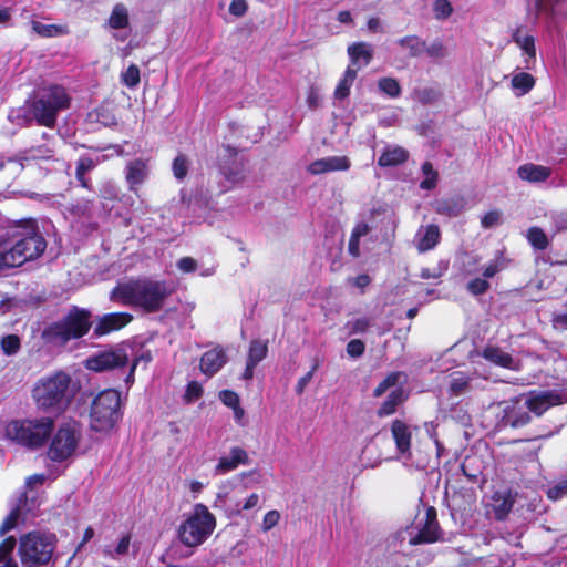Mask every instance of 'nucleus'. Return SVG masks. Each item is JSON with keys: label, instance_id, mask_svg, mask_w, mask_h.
I'll return each mask as SVG.
<instances>
[{"label": "nucleus", "instance_id": "nucleus-43", "mask_svg": "<svg viewBox=\"0 0 567 567\" xmlns=\"http://www.w3.org/2000/svg\"><path fill=\"white\" fill-rule=\"evenodd\" d=\"M433 12L436 19H446L452 12L453 8L449 0H435L433 3Z\"/></svg>", "mask_w": 567, "mask_h": 567}, {"label": "nucleus", "instance_id": "nucleus-18", "mask_svg": "<svg viewBox=\"0 0 567 567\" xmlns=\"http://www.w3.org/2000/svg\"><path fill=\"white\" fill-rule=\"evenodd\" d=\"M248 462L249 457L244 449L238 446L233 447L228 456H223L219 458L217 465L215 466V474L224 475L230 471L236 470L239 464H247Z\"/></svg>", "mask_w": 567, "mask_h": 567}, {"label": "nucleus", "instance_id": "nucleus-25", "mask_svg": "<svg viewBox=\"0 0 567 567\" xmlns=\"http://www.w3.org/2000/svg\"><path fill=\"white\" fill-rule=\"evenodd\" d=\"M550 168L532 163L522 165L517 171L522 179L530 183L544 182L550 176Z\"/></svg>", "mask_w": 567, "mask_h": 567}, {"label": "nucleus", "instance_id": "nucleus-61", "mask_svg": "<svg viewBox=\"0 0 567 567\" xmlns=\"http://www.w3.org/2000/svg\"><path fill=\"white\" fill-rule=\"evenodd\" d=\"M369 231H370L369 225L367 223H360L352 230L351 238H355V239L360 240V238L368 235Z\"/></svg>", "mask_w": 567, "mask_h": 567}, {"label": "nucleus", "instance_id": "nucleus-39", "mask_svg": "<svg viewBox=\"0 0 567 567\" xmlns=\"http://www.w3.org/2000/svg\"><path fill=\"white\" fill-rule=\"evenodd\" d=\"M378 87L384 94L393 99L398 97L401 94V86L399 82L393 78H381L378 81Z\"/></svg>", "mask_w": 567, "mask_h": 567}, {"label": "nucleus", "instance_id": "nucleus-27", "mask_svg": "<svg viewBox=\"0 0 567 567\" xmlns=\"http://www.w3.org/2000/svg\"><path fill=\"white\" fill-rule=\"evenodd\" d=\"M466 200L462 196H453L436 203V212L442 215L457 216L465 208Z\"/></svg>", "mask_w": 567, "mask_h": 567}, {"label": "nucleus", "instance_id": "nucleus-17", "mask_svg": "<svg viewBox=\"0 0 567 567\" xmlns=\"http://www.w3.org/2000/svg\"><path fill=\"white\" fill-rule=\"evenodd\" d=\"M503 421L512 427H519L530 421V415L526 405H520L519 400L515 399L505 406Z\"/></svg>", "mask_w": 567, "mask_h": 567}, {"label": "nucleus", "instance_id": "nucleus-11", "mask_svg": "<svg viewBox=\"0 0 567 567\" xmlns=\"http://www.w3.org/2000/svg\"><path fill=\"white\" fill-rule=\"evenodd\" d=\"M128 362V355L121 349H112L99 352L89 357L84 365L87 370L94 372H105L116 368L124 367Z\"/></svg>", "mask_w": 567, "mask_h": 567}, {"label": "nucleus", "instance_id": "nucleus-21", "mask_svg": "<svg viewBox=\"0 0 567 567\" xmlns=\"http://www.w3.org/2000/svg\"><path fill=\"white\" fill-rule=\"evenodd\" d=\"M482 355L489 362L497 364L499 367L515 371L519 369L518 362H516L509 353L503 351L497 347H486L483 350Z\"/></svg>", "mask_w": 567, "mask_h": 567}, {"label": "nucleus", "instance_id": "nucleus-28", "mask_svg": "<svg viewBox=\"0 0 567 567\" xmlns=\"http://www.w3.org/2000/svg\"><path fill=\"white\" fill-rule=\"evenodd\" d=\"M409 153L400 147H388L379 157L378 164L383 167L395 166L408 159Z\"/></svg>", "mask_w": 567, "mask_h": 567}, {"label": "nucleus", "instance_id": "nucleus-48", "mask_svg": "<svg viewBox=\"0 0 567 567\" xmlns=\"http://www.w3.org/2000/svg\"><path fill=\"white\" fill-rule=\"evenodd\" d=\"M16 538L12 536L6 538L0 544V563H3L6 559H13L11 554L16 547Z\"/></svg>", "mask_w": 567, "mask_h": 567}, {"label": "nucleus", "instance_id": "nucleus-22", "mask_svg": "<svg viewBox=\"0 0 567 567\" xmlns=\"http://www.w3.org/2000/svg\"><path fill=\"white\" fill-rule=\"evenodd\" d=\"M348 54L351 59V64L349 66H352L358 71L370 63L372 59V49L365 42H358L348 48Z\"/></svg>", "mask_w": 567, "mask_h": 567}, {"label": "nucleus", "instance_id": "nucleus-38", "mask_svg": "<svg viewBox=\"0 0 567 567\" xmlns=\"http://www.w3.org/2000/svg\"><path fill=\"white\" fill-rule=\"evenodd\" d=\"M422 172L425 178L421 182L420 187L422 189H433L436 186L439 174L433 168L430 162H424L422 165Z\"/></svg>", "mask_w": 567, "mask_h": 567}, {"label": "nucleus", "instance_id": "nucleus-47", "mask_svg": "<svg viewBox=\"0 0 567 567\" xmlns=\"http://www.w3.org/2000/svg\"><path fill=\"white\" fill-rule=\"evenodd\" d=\"M548 498L553 501L560 499L567 496V480L557 482L554 486L547 491Z\"/></svg>", "mask_w": 567, "mask_h": 567}, {"label": "nucleus", "instance_id": "nucleus-54", "mask_svg": "<svg viewBox=\"0 0 567 567\" xmlns=\"http://www.w3.org/2000/svg\"><path fill=\"white\" fill-rule=\"evenodd\" d=\"M280 520V513L278 511H269L265 516L262 520V529L264 532L270 530L272 527H275Z\"/></svg>", "mask_w": 567, "mask_h": 567}, {"label": "nucleus", "instance_id": "nucleus-15", "mask_svg": "<svg viewBox=\"0 0 567 567\" xmlns=\"http://www.w3.org/2000/svg\"><path fill=\"white\" fill-rule=\"evenodd\" d=\"M439 539V525L436 523V514L433 507H430L426 512V520L424 526L419 533L411 537L409 543L412 546L420 544H430Z\"/></svg>", "mask_w": 567, "mask_h": 567}, {"label": "nucleus", "instance_id": "nucleus-26", "mask_svg": "<svg viewBox=\"0 0 567 567\" xmlns=\"http://www.w3.org/2000/svg\"><path fill=\"white\" fill-rule=\"evenodd\" d=\"M147 176V163L143 159H135L128 163L126 172V181L130 188L142 184Z\"/></svg>", "mask_w": 567, "mask_h": 567}, {"label": "nucleus", "instance_id": "nucleus-23", "mask_svg": "<svg viewBox=\"0 0 567 567\" xmlns=\"http://www.w3.org/2000/svg\"><path fill=\"white\" fill-rule=\"evenodd\" d=\"M392 436L400 453L406 454L411 447V432L408 425L401 420H394L391 424Z\"/></svg>", "mask_w": 567, "mask_h": 567}, {"label": "nucleus", "instance_id": "nucleus-35", "mask_svg": "<svg viewBox=\"0 0 567 567\" xmlns=\"http://www.w3.org/2000/svg\"><path fill=\"white\" fill-rule=\"evenodd\" d=\"M470 389V378L463 372H454L451 375L450 391L453 395H461Z\"/></svg>", "mask_w": 567, "mask_h": 567}, {"label": "nucleus", "instance_id": "nucleus-2", "mask_svg": "<svg viewBox=\"0 0 567 567\" xmlns=\"http://www.w3.org/2000/svg\"><path fill=\"white\" fill-rule=\"evenodd\" d=\"M45 240L37 234L33 225L16 226L0 240L1 270L22 266L42 255Z\"/></svg>", "mask_w": 567, "mask_h": 567}, {"label": "nucleus", "instance_id": "nucleus-8", "mask_svg": "<svg viewBox=\"0 0 567 567\" xmlns=\"http://www.w3.org/2000/svg\"><path fill=\"white\" fill-rule=\"evenodd\" d=\"M121 394L115 390L99 393L91 405V427L95 431L112 429L121 416Z\"/></svg>", "mask_w": 567, "mask_h": 567}, {"label": "nucleus", "instance_id": "nucleus-31", "mask_svg": "<svg viewBox=\"0 0 567 567\" xmlns=\"http://www.w3.org/2000/svg\"><path fill=\"white\" fill-rule=\"evenodd\" d=\"M109 25L112 29H124L128 25V11L123 3H117L113 7L109 18Z\"/></svg>", "mask_w": 567, "mask_h": 567}, {"label": "nucleus", "instance_id": "nucleus-55", "mask_svg": "<svg viewBox=\"0 0 567 567\" xmlns=\"http://www.w3.org/2000/svg\"><path fill=\"white\" fill-rule=\"evenodd\" d=\"M202 394H203L202 385L198 382L193 381L187 385L185 398L188 402H193V401L199 399Z\"/></svg>", "mask_w": 567, "mask_h": 567}, {"label": "nucleus", "instance_id": "nucleus-7", "mask_svg": "<svg viewBox=\"0 0 567 567\" xmlns=\"http://www.w3.org/2000/svg\"><path fill=\"white\" fill-rule=\"evenodd\" d=\"M216 527L215 516L203 504H196L188 518L181 524L178 537L188 547L203 544Z\"/></svg>", "mask_w": 567, "mask_h": 567}, {"label": "nucleus", "instance_id": "nucleus-37", "mask_svg": "<svg viewBox=\"0 0 567 567\" xmlns=\"http://www.w3.org/2000/svg\"><path fill=\"white\" fill-rule=\"evenodd\" d=\"M527 239L534 248L539 250L546 249L549 244L546 234L538 227H532L528 229Z\"/></svg>", "mask_w": 567, "mask_h": 567}, {"label": "nucleus", "instance_id": "nucleus-42", "mask_svg": "<svg viewBox=\"0 0 567 567\" xmlns=\"http://www.w3.org/2000/svg\"><path fill=\"white\" fill-rule=\"evenodd\" d=\"M1 348L7 355L16 354L20 349V338L16 334H8L1 340Z\"/></svg>", "mask_w": 567, "mask_h": 567}, {"label": "nucleus", "instance_id": "nucleus-62", "mask_svg": "<svg viewBox=\"0 0 567 567\" xmlns=\"http://www.w3.org/2000/svg\"><path fill=\"white\" fill-rule=\"evenodd\" d=\"M368 30L371 33H382L383 28L381 24V20L378 17L370 18L368 21Z\"/></svg>", "mask_w": 567, "mask_h": 567}, {"label": "nucleus", "instance_id": "nucleus-40", "mask_svg": "<svg viewBox=\"0 0 567 567\" xmlns=\"http://www.w3.org/2000/svg\"><path fill=\"white\" fill-rule=\"evenodd\" d=\"M189 161L186 155L179 154L173 162V173L177 179H183L188 173Z\"/></svg>", "mask_w": 567, "mask_h": 567}, {"label": "nucleus", "instance_id": "nucleus-46", "mask_svg": "<svg viewBox=\"0 0 567 567\" xmlns=\"http://www.w3.org/2000/svg\"><path fill=\"white\" fill-rule=\"evenodd\" d=\"M400 378V373L394 372L388 375L375 389H374V396L379 398L389 388L394 386Z\"/></svg>", "mask_w": 567, "mask_h": 567}, {"label": "nucleus", "instance_id": "nucleus-19", "mask_svg": "<svg viewBox=\"0 0 567 567\" xmlns=\"http://www.w3.org/2000/svg\"><path fill=\"white\" fill-rule=\"evenodd\" d=\"M133 319L132 315L126 312L109 313L103 316L96 324L94 332L99 336L106 334L113 330H118L126 326Z\"/></svg>", "mask_w": 567, "mask_h": 567}, {"label": "nucleus", "instance_id": "nucleus-64", "mask_svg": "<svg viewBox=\"0 0 567 567\" xmlns=\"http://www.w3.org/2000/svg\"><path fill=\"white\" fill-rule=\"evenodd\" d=\"M349 252L353 257H359V255H360V240L350 237V240H349Z\"/></svg>", "mask_w": 567, "mask_h": 567}, {"label": "nucleus", "instance_id": "nucleus-24", "mask_svg": "<svg viewBox=\"0 0 567 567\" xmlns=\"http://www.w3.org/2000/svg\"><path fill=\"white\" fill-rule=\"evenodd\" d=\"M416 248L420 252L433 249L440 239V228L436 225L421 227L417 231Z\"/></svg>", "mask_w": 567, "mask_h": 567}, {"label": "nucleus", "instance_id": "nucleus-56", "mask_svg": "<svg viewBox=\"0 0 567 567\" xmlns=\"http://www.w3.org/2000/svg\"><path fill=\"white\" fill-rule=\"evenodd\" d=\"M501 219H502L501 212L493 210V212H489L486 215H484L481 223L484 228H491V227L498 225L501 223Z\"/></svg>", "mask_w": 567, "mask_h": 567}, {"label": "nucleus", "instance_id": "nucleus-20", "mask_svg": "<svg viewBox=\"0 0 567 567\" xmlns=\"http://www.w3.org/2000/svg\"><path fill=\"white\" fill-rule=\"evenodd\" d=\"M515 498L511 492H495L492 496L491 508L496 519L503 520L513 508Z\"/></svg>", "mask_w": 567, "mask_h": 567}, {"label": "nucleus", "instance_id": "nucleus-44", "mask_svg": "<svg viewBox=\"0 0 567 567\" xmlns=\"http://www.w3.org/2000/svg\"><path fill=\"white\" fill-rule=\"evenodd\" d=\"M32 31H34L38 35H53L52 32H65V30L61 27H56L54 24H44L40 21H32Z\"/></svg>", "mask_w": 567, "mask_h": 567}, {"label": "nucleus", "instance_id": "nucleus-63", "mask_svg": "<svg viewBox=\"0 0 567 567\" xmlns=\"http://www.w3.org/2000/svg\"><path fill=\"white\" fill-rule=\"evenodd\" d=\"M259 503V496L258 494L254 493L251 494L245 502V504L243 505V509L245 511H249L254 507H256Z\"/></svg>", "mask_w": 567, "mask_h": 567}, {"label": "nucleus", "instance_id": "nucleus-58", "mask_svg": "<svg viewBox=\"0 0 567 567\" xmlns=\"http://www.w3.org/2000/svg\"><path fill=\"white\" fill-rule=\"evenodd\" d=\"M248 9L246 0H231L229 4V12L235 17H243Z\"/></svg>", "mask_w": 567, "mask_h": 567}, {"label": "nucleus", "instance_id": "nucleus-9", "mask_svg": "<svg viewBox=\"0 0 567 567\" xmlns=\"http://www.w3.org/2000/svg\"><path fill=\"white\" fill-rule=\"evenodd\" d=\"M81 440V426L74 421L63 423L52 437L48 455L60 462L74 454Z\"/></svg>", "mask_w": 567, "mask_h": 567}, {"label": "nucleus", "instance_id": "nucleus-57", "mask_svg": "<svg viewBox=\"0 0 567 567\" xmlns=\"http://www.w3.org/2000/svg\"><path fill=\"white\" fill-rule=\"evenodd\" d=\"M219 399L221 400V402L229 406V408H236V405L239 404V396L237 395V393L233 392V391H229V390H224L219 393Z\"/></svg>", "mask_w": 567, "mask_h": 567}, {"label": "nucleus", "instance_id": "nucleus-6", "mask_svg": "<svg viewBox=\"0 0 567 567\" xmlns=\"http://www.w3.org/2000/svg\"><path fill=\"white\" fill-rule=\"evenodd\" d=\"M53 427L49 417L40 420H13L6 424L4 436L19 445L37 449L44 444Z\"/></svg>", "mask_w": 567, "mask_h": 567}, {"label": "nucleus", "instance_id": "nucleus-33", "mask_svg": "<svg viewBox=\"0 0 567 567\" xmlns=\"http://www.w3.org/2000/svg\"><path fill=\"white\" fill-rule=\"evenodd\" d=\"M535 85V79L525 72L517 73L512 79V87L514 90H519L518 95L526 94L529 92Z\"/></svg>", "mask_w": 567, "mask_h": 567}, {"label": "nucleus", "instance_id": "nucleus-36", "mask_svg": "<svg viewBox=\"0 0 567 567\" xmlns=\"http://www.w3.org/2000/svg\"><path fill=\"white\" fill-rule=\"evenodd\" d=\"M268 352V346L265 341L261 340H252L249 347V353L247 361L251 362V364H258Z\"/></svg>", "mask_w": 567, "mask_h": 567}, {"label": "nucleus", "instance_id": "nucleus-5", "mask_svg": "<svg viewBox=\"0 0 567 567\" xmlns=\"http://www.w3.org/2000/svg\"><path fill=\"white\" fill-rule=\"evenodd\" d=\"M70 97L60 85L39 89L31 104V113L40 125L53 127L60 111L68 109Z\"/></svg>", "mask_w": 567, "mask_h": 567}, {"label": "nucleus", "instance_id": "nucleus-3", "mask_svg": "<svg viewBox=\"0 0 567 567\" xmlns=\"http://www.w3.org/2000/svg\"><path fill=\"white\" fill-rule=\"evenodd\" d=\"M90 318L87 310L73 307L65 317L48 326L41 337L47 343L64 346L71 339H79L89 332Z\"/></svg>", "mask_w": 567, "mask_h": 567}, {"label": "nucleus", "instance_id": "nucleus-4", "mask_svg": "<svg viewBox=\"0 0 567 567\" xmlns=\"http://www.w3.org/2000/svg\"><path fill=\"white\" fill-rule=\"evenodd\" d=\"M70 382V377L63 372L40 380L32 392L38 408L43 411L60 412L64 410L71 400Z\"/></svg>", "mask_w": 567, "mask_h": 567}, {"label": "nucleus", "instance_id": "nucleus-10", "mask_svg": "<svg viewBox=\"0 0 567 567\" xmlns=\"http://www.w3.org/2000/svg\"><path fill=\"white\" fill-rule=\"evenodd\" d=\"M54 544L51 537L29 533L20 538L19 553L23 561L47 564L52 557Z\"/></svg>", "mask_w": 567, "mask_h": 567}, {"label": "nucleus", "instance_id": "nucleus-53", "mask_svg": "<svg viewBox=\"0 0 567 567\" xmlns=\"http://www.w3.org/2000/svg\"><path fill=\"white\" fill-rule=\"evenodd\" d=\"M515 42L529 58H535L536 52L533 38H515Z\"/></svg>", "mask_w": 567, "mask_h": 567}, {"label": "nucleus", "instance_id": "nucleus-41", "mask_svg": "<svg viewBox=\"0 0 567 567\" xmlns=\"http://www.w3.org/2000/svg\"><path fill=\"white\" fill-rule=\"evenodd\" d=\"M121 79L124 85L127 87H135L140 81V69L135 64H131L125 72L121 74Z\"/></svg>", "mask_w": 567, "mask_h": 567}, {"label": "nucleus", "instance_id": "nucleus-30", "mask_svg": "<svg viewBox=\"0 0 567 567\" xmlns=\"http://www.w3.org/2000/svg\"><path fill=\"white\" fill-rule=\"evenodd\" d=\"M357 78V69L352 66H348L346 70L343 78L338 83L336 91H334V97L339 100L346 99L350 93V87L352 86L354 80Z\"/></svg>", "mask_w": 567, "mask_h": 567}, {"label": "nucleus", "instance_id": "nucleus-16", "mask_svg": "<svg viewBox=\"0 0 567 567\" xmlns=\"http://www.w3.org/2000/svg\"><path fill=\"white\" fill-rule=\"evenodd\" d=\"M227 362V355L221 347H216L202 355L199 369L207 377L215 375Z\"/></svg>", "mask_w": 567, "mask_h": 567}, {"label": "nucleus", "instance_id": "nucleus-1", "mask_svg": "<svg viewBox=\"0 0 567 567\" xmlns=\"http://www.w3.org/2000/svg\"><path fill=\"white\" fill-rule=\"evenodd\" d=\"M173 288L163 280L136 279L117 285L111 292V300L126 306L140 307L146 312H157Z\"/></svg>", "mask_w": 567, "mask_h": 567}, {"label": "nucleus", "instance_id": "nucleus-59", "mask_svg": "<svg viewBox=\"0 0 567 567\" xmlns=\"http://www.w3.org/2000/svg\"><path fill=\"white\" fill-rule=\"evenodd\" d=\"M318 369V363H315L311 371H309L306 375L299 379L296 385V392L298 394H302L308 383L312 380L315 371Z\"/></svg>", "mask_w": 567, "mask_h": 567}, {"label": "nucleus", "instance_id": "nucleus-12", "mask_svg": "<svg viewBox=\"0 0 567 567\" xmlns=\"http://www.w3.org/2000/svg\"><path fill=\"white\" fill-rule=\"evenodd\" d=\"M399 43L403 49H409L411 55L426 54L430 58L437 59L445 56L447 53L446 48L437 39L427 41L423 38H402Z\"/></svg>", "mask_w": 567, "mask_h": 567}, {"label": "nucleus", "instance_id": "nucleus-32", "mask_svg": "<svg viewBox=\"0 0 567 567\" xmlns=\"http://www.w3.org/2000/svg\"><path fill=\"white\" fill-rule=\"evenodd\" d=\"M404 401L403 390L392 391L378 411L379 416H386L395 412L396 406Z\"/></svg>", "mask_w": 567, "mask_h": 567}, {"label": "nucleus", "instance_id": "nucleus-29", "mask_svg": "<svg viewBox=\"0 0 567 567\" xmlns=\"http://www.w3.org/2000/svg\"><path fill=\"white\" fill-rule=\"evenodd\" d=\"M442 93L434 86L416 87L412 93V99L423 105L437 102Z\"/></svg>", "mask_w": 567, "mask_h": 567}, {"label": "nucleus", "instance_id": "nucleus-49", "mask_svg": "<svg viewBox=\"0 0 567 567\" xmlns=\"http://www.w3.org/2000/svg\"><path fill=\"white\" fill-rule=\"evenodd\" d=\"M351 334L363 333L370 327V320L368 318H358L347 323Z\"/></svg>", "mask_w": 567, "mask_h": 567}, {"label": "nucleus", "instance_id": "nucleus-45", "mask_svg": "<svg viewBox=\"0 0 567 567\" xmlns=\"http://www.w3.org/2000/svg\"><path fill=\"white\" fill-rule=\"evenodd\" d=\"M131 538L130 536H124L121 538L118 545L114 550H112L110 547H105L103 553L105 556L115 558L116 556H122L127 554L128 547H130Z\"/></svg>", "mask_w": 567, "mask_h": 567}, {"label": "nucleus", "instance_id": "nucleus-14", "mask_svg": "<svg viewBox=\"0 0 567 567\" xmlns=\"http://www.w3.org/2000/svg\"><path fill=\"white\" fill-rule=\"evenodd\" d=\"M351 162L347 156H329L317 159L308 165L307 171L312 175L348 171Z\"/></svg>", "mask_w": 567, "mask_h": 567}, {"label": "nucleus", "instance_id": "nucleus-60", "mask_svg": "<svg viewBox=\"0 0 567 567\" xmlns=\"http://www.w3.org/2000/svg\"><path fill=\"white\" fill-rule=\"evenodd\" d=\"M177 266L183 272H193L197 268V261L192 257H184L178 260Z\"/></svg>", "mask_w": 567, "mask_h": 567}, {"label": "nucleus", "instance_id": "nucleus-51", "mask_svg": "<svg viewBox=\"0 0 567 567\" xmlns=\"http://www.w3.org/2000/svg\"><path fill=\"white\" fill-rule=\"evenodd\" d=\"M365 344L360 339H353L347 344V353L352 358H359L364 353Z\"/></svg>", "mask_w": 567, "mask_h": 567}, {"label": "nucleus", "instance_id": "nucleus-50", "mask_svg": "<svg viewBox=\"0 0 567 567\" xmlns=\"http://www.w3.org/2000/svg\"><path fill=\"white\" fill-rule=\"evenodd\" d=\"M488 288L489 284L481 278H475L467 284V290L475 296L484 293Z\"/></svg>", "mask_w": 567, "mask_h": 567}, {"label": "nucleus", "instance_id": "nucleus-13", "mask_svg": "<svg viewBox=\"0 0 567 567\" xmlns=\"http://www.w3.org/2000/svg\"><path fill=\"white\" fill-rule=\"evenodd\" d=\"M564 403L563 394L556 391L530 392L525 405L528 411L542 415L549 408Z\"/></svg>", "mask_w": 567, "mask_h": 567}, {"label": "nucleus", "instance_id": "nucleus-52", "mask_svg": "<svg viewBox=\"0 0 567 567\" xmlns=\"http://www.w3.org/2000/svg\"><path fill=\"white\" fill-rule=\"evenodd\" d=\"M19 517V511L14 509L3 520L2 525L0 526V536H3L9 530L16 527L17 522Z\"/></svg>", "mask_w": 567, "mask_h": 567}, {"label": "nucleus", "instance_id": "nucleus-34", "mask_svg": "<svg viewBox=\"0 0 567 567\" xmlns=\"http://www.w3.org/2000/svg\"><path fill=\"white\" fill-rule=\"evenodd\" d=\"M95 166L96 162L90 157H81L78 161L75 177L82 187L89 188V181L85 178V174L92 171Z\"/></svg>", "mask_w": 567, "mask_h": 567}]
</instances>
